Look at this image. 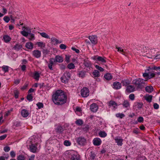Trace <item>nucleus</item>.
I'll return each instance as SVG.
<instances>
[{
    "label": "nucleus",
    "instance_id": "f257e3e1",
    "mask_svg": "<svg viewBox=\"0 0 160 160\" xmlns=\"http://www.w3.org/2000/svg\"><path fill=\"white\" fill-rule=\"evenodd\" d=\"M52 99L55 104L61 105L66 102L67 96L62 91L58 90L53 94Z\"/></svg>",
    "mask_w": 160,
    "mask_h": 160
},
{
    "label": "nucleus",
    "instance_id": "f03ea898",
    "mask_svg": "<svg viewBox=\"0 0 160 160\" xmlns=\"http://www.w3.org/2000/svg\"><path fill=\"white\" fill-rule=\"evenodd\" d=\"M63 156L65 160H79L80 159L79 155L77 152L74 150L66 151Z\"/></svg>",
    "mask_w": 160,
    "mask_h": 160
},
{
    "label": "nucleus",
    "instance_id": "7ed1b4c3",
    "mask_svg": "<svg viewBox=\"0 0 160 160\" xmlns=\"http://www.w3.org/2000/svg\"><path fill=\"white\" fill-rule=\"evenodd\" d=\"M34 137H32L31 141L32 144L29 146V150L32 153H35L39 151L40 148L41 146L39 143V141L38 142H37L35 144L33 143L35 142L36 141H33V139H34Z\"/></svg>",
    "mask_w": 160,
    "mask_h": 160
},
{
    "label": "nucleus",
    "instance_id": "20e7f679",
    "mask_svg": "<svg viewBox=\"0 0 160 160\" xmlns=\"http://www.w3.org/2000/svg\"><path fill=\"white\" fill-rule=\"evenodd\" d=\"M152 69V68L149 67L145 70V72L143 73L142 76L146 81L152 78L155 76L156 74L154 71L151 70Z\"/></svg>",
    "mask_w": 160,
    "mask_h": 160
},
{
    "label": "nucleus",
    "instance_id": "39448f33",
    "mask_svg": "<svg viewBox=\"0 0 160 160\" xmlns=\"http://www.w3.org/2000/svg\"><path fill=\"white\" fill-rule=\"evenodd\" d=\"M146 81L145 79L139 78L133 80L132 82L137 87V89H141L144 87L145 84V81Z\"/></svg>",
    "mask_w": 160,
    "mask_h": 160
},
{
    "label": "nucleus",
    "instance_id": "423d86ee",
    "mask_svg": "<svg viewBox=\"0 0 160 160\" xmlns=\"http://www.w3.org/2000/svg\"><path fill=\"white\" fill-rule=\"evenodd\" d=\"M71 77V74L69 72H66L64 73L63 75L61 77V79L62 82L64 83H67L68 82V81L70 79Z\"/></svg>",
    "mask_w": 160,
    "mask_h": 160
},
{
    "label": "nucleus",
    "instance_id": "0eeeda50",
    "mask_svg": "<svg viewBox=\"0 0 160 160\" xmlns=\"http://www.w3.org/2000/svg\"><path fill=\"white\" fill-rule=\"evenodd\" d=\"M81 94L82 97H87L89 94V91L88 88H83L81 91Z\"/></svg>",
    "mask_w": 160,
    "mask_h": 160
},
{
    "label": "nucleus",
    "instance_id": "6e6552de",
    "mask_svg": "<svg viewBox=\"0 0 160 160\" xmlns=\"http://www.w3.org/2000/svg\"><path fill=\"white\" fill-rule=\"evenodd\" d=\"M91 59L97 61L101 62L102 63H105L106 62V58L98 56H94L91 58Z\"/></svg>",
    "mask_w": 160,
    "mask_h": 160
},
{
    "label": "nucleus",
    "instance_id": "1a4fd4ad",
    "mask_svg": "<svg viewBox=\"0 0 160 160\" xmlns=\"http://www.w3.org/2000/svg\"><path fill=\"white\" fill-rule=\"evenodd\" d=\"M156 50L154 48L149 49L148 50V53L147 54H149V56L147 55V56L150 58H153L155 56L156 54Z\"/></svg>",
    "mask_w": 160,
    "mask_h": 160
},
{
    "label": "nucleus",
    "instance_id": "9d476101",
    "mask_svg": "<svg viewBox=\"0 0 160 160\" xmlns=\"http://www.w3.org/2000/svg\"><path fill=\"white\" fill-rule=\"evenodd\" d=\"M102 140L100 138H94L92 140V143L93 144L96 146H99L102 143Z\"/></svg>",
    "mask_w": 160,
    "mask_h": 160
},
{
    "label": "nucleus",
    "instance_id": "9b49d317",
    "mask_svg": "<svg viewBox=\"0 0 160 160\" xmlns=\"http://www.w3.org/2000/svg\"><path fill=\"white\" fill-rule=\"evenodd\" d=\"M89 39L92 44H96L98 42L97 37L95 35H92L89 37Z\"/></svg>",
    "mask_w": 160,
    "mask_h": 160
},
{
    "label": "nucleus",
    "instance_id": "f8f14e48",
    "mask_svg": "<svg viewBox=\"0 0 160 160\" xmlns=\"http://www.w3.org/2000/svg\"><path fill=\"white\" fill-rule=\"evenodd\" d=\"M116 143L119 146H121L123 144V139L120 137H117L114 138Z\"/></svg>",
    "mask_w": 160,
    "mask_h": 160
},
{
    "label": "nucleus",
    "instance_id": "ddd939ff",
    "mask_svg": "<svg viewBox=\"0 0 160 160\" xmlns=\"http://www.w3.org/2000/svg\"><path fill=\"white\" fill-rule=\"evenodd\" d=\"M86 140L83 137H80L77 138V142L80 145H84L86 142Z\"/></svg>",
    "mask_w": 160,
    "mask_h": 160
},
{
    "label": "nucleus",
    "instance_id": "4468645a",
    "mask_svg": "<svg viewBox=\"0 0 160 160\" xmlns=\"http://www.w3.org/2000/svg\"><path fill=\"white\" fill-rule=\"evenodd\" d=\"M55 130L57 133H62L63 130L62 127L59 124H57L55 125Z\"/></svg>",
    "mask_w": 160,
    "mask_h": 160
},
{
    "label": "nucleus",
    "instance_id": "2eb2a0df",
    "mask_svg": "<svg viewBox=\"0 0 160 160\" xmlns=\"http://www.w3.org/2000/svg\"><path fill=\"white\" fill-rule=\"evenodd\" d=\"M32 54L33 56L37 58L41 57V53L40 51L38 50H34L32 52Z\"/></svg>",
    "mask_w": 160,
    "mask_h": 160
},
{
    "label": "nucleus",
    "instance_id": "dca6fc26",
    "mask_svg": "<svg viewBox=\"0 0 160 160\" xmlns=\"http://www.w3.org/2000/svg\"><path fill=\"white\" fill-rule=\"evenodd\" d=\"M122 85L121 83L118 82H115L113 83L112 87L115 89H119L121 88Z\"/></svg>",
    "mask_w": 160,
    "mask_h": 160
},
{
    "label": "nucleus",
    "instance_id": "f3484780",
    "mask_svg": "<svg viewBox=\"0 0 160 160\" xmlns=\"http://www.w3.org/2000/svg\"><path fill=\"white\" fill-rule=\"evenodd\" d=\"M90 108L92 111L96 112L98 110V107L96 103H93L91 105Z\"/></svg>",
    "mask_w": 160,
    "mask_h": 160
},
{
    "label": "nucleus",
    "instance_id": "a211bd4d",
    "mask_svg": "<svg viewBox=\"0 0 160 160\" xmlns=\"http://www.w3.org/2000/svg\"><path fill=\"white\" fill-rule=\"evenodd\" d=\"M54 59L55 62H58L61 63L63 61V58L62 57L59 55H57L55 56Z\"/></svg>",
    "mask_w": 160,
    "mask_h": 160
},
{
    "label": "nucleus",
    "instance_id": "6ab92c4d",
    "mask_svg": "<svg viewBox=\"0 0 160 160\" xmlns=\"http://www.w3.org/2000/svg\"><path fill=\"white\" fill-rule=\"evenodd\" d=\"M122 104L124 108H128L130 107V102L127 100H124Z\"/></svg>",
    "mask_w": 160,
    "mask_h": 160
},
{
    "label": "nucleus",
    "instance_id": "aec40b11",
    "mask_svg": "<svg viewBox=\"0 0 160 160\" xmlns=\"http://www.w3.org/2000/svg\"><path fill=\"white\" fill-rule=\"evenodd\" d=\"M21 114L22 116L23 117H27L29 115L28 111L25 109H23L21 111Z\"/></svg>",
    "mask_w": 160,
    "mask_h": 160
},
{
    "label": "nucleus",
    "instance_id": "412c9836",
    "mask_svg": "<svg viewBox=\"0 0 160 160\" xmlns=\"http://www.w3.org/2000/svg\"><path fill=\"white\" fill-rule=\"evenodd\" d=\"M55 63V62L54 58H52L50 59L49 61V63L48 65V67L50 70H53L52 65Z\"/></svg>",
    "mask_w": 160,
    "mask_h": 160
},
{
    "label": "nucleus",
    "instance_id": "4be33fe9",
    "mask_svg": "<svg viewBox=\"0 0 160 160\" xmlns=\"http://www.w3.org/2000/svg\"><path fill=\"white\" fill-rule=\"evenodd\" d=\"M51 41L53 43L54 45L61 43L62 42L61 41L59 40L54 37H52L51 38Z\"/></svg>",
    "mask_w": 160,
    "mask_h": 160
},
{
    "label": "nucleus",
    "instance_id": "5701e85b",
    "mask_svg": "<svg viewBox=\"0 0 160 160\" xmlns=\"http://www.w3.org/2000/svg\"><path fill=\"white\" fill-rule=\"evenodd\" d=\"M109 106L110 107H112L114 109L117 108V104L114 101H110L109 103Z\"/></svg>",
    "mask_w": 160,
    "mask_h": 160
},
{
    "label": "nucleus",
    "instance_id": "b1692460",
    "mask_svg": "<svg viewBox=\"0 0 160 160\" xmlns=\"http://www.w3.org/2000/svg\"><path fill=\"white\" fill-rule=\"evenodd\" d=\"M83 65L86 67L88 68L89 69H90L92 65L90 62L88 61H84Z\"/></svg>",
    "mask_w": 160,
    "mask_h": 160
},
{
    "label": "nucleus",
    "instance_id": "393cba45",
    "mask_svg": "<svg viewBox=\"0 0 160 160\" xmlns=\"http://www.w3.org/2000/svg\"><path fill=\"white\" fill-rule=\"evenodd\" d=\"M144 98L145 99L147 102H152V96L151 95L146 94L144 96Z\"/></svg>",
    "mask_w": 160,
    "mask_h": 160
},
{
    "label": "nucleus",
    "instance_id": "a878e982",
    "mask_svg": "<svg viewBox=\"0 0 160 160\" xmlns=\"http://www.w3.org/2000/svg\"><path fill=\"white\" fill-rule=\"evenodd\" d=\"M33 43L30 42H29L26 43L25 45L26 47L29 49L32 50L33 48Z\"/></svg>",
    "mask_w": 160,
    "mask_h": 160
},
{
    "label": "nucleus",
    "instance_id": "bb28decb",
    "mask_svg": "<svg viewBox=\"0 0 160 160\" xmlns=\"http://www.w3.org/2000/svg\"><path fill=\"white\" fill-rule=\"evenodd\" d=\"M135 88L132 85H129L127 86L126 89V91L128 92H131L134 91Z\"/></svg>",
    "mask_w": 160,
    "mask_h": 160
},
{
    "label": "nucleus",
    "instance_id": "cd10ccee",
    "mask_svg": "<svg viewBox=\"0 0 160 160\" xmlns=\"http://www.w3.org/2000/svg\"><path fill=\"white\" fill-rule=\"evenodd\" d=\"M40 73L38 72L35 71L33 74V77L36 80H38L40 77Z\"/></svg>",
    "mask_w": 160,
    "mask_h": 160
},
{
    "label": "nucleus",
    "instance_id": "c85d7f7f",
    "mask_svg": "<svg viewBox=\"0 0 160 160\" xmlns=\"http://www.w3.org/2000/svg\"><path fill=\"white\" fill-rule=\"evenodd\" d=\"M22 31L21 32V33L23 36L25 37H27L28 36L29 32L25 31L24 27H23L22 28Z\"/></svg>",
    "mask_w": 160,
    "mask_h": 160
},
{
    "label": "nucleus",
    "instance_id": "c756f323",
    "mask_svg": "<svg viewBox=\"0 0 160 160\" xmlns=\"http://www.w3.org/2000/svg\"><path fill=\"white\" fill-rule=\"evenodd\" d=\"M104 77L106 80H110L112 79V76L110 73H107L104 75Z\"/></svg>",
    "mask_w": 160,
    "mask_h": 160
},
{
    "label": "nucleus",
    "instance_id": "7c9ffc66",
    "mask_svg": "<svg viewBox=\"0 0 160 160\" xmlns=\"http://www.w3.org/2000/svg\"><path fill=\"white\" fill-rule=\"evenodd\" d=\"M98 135L101 138H105L107 136V134L105 131H100L99 132Z\"/></svg>",
    "mask_w": 160,
    "mask_h": 160
},
{
    "label": "nucleus",
    "instance_id": "2f4dec72",
    "mask_svg": "<svg viewBox=\"0 0 160 160\" xmlns=\"http://www.w3.org/2000/svg\"><path fill=\"white\" fill-rule=\"evenodd\" d=\"M3 38L4 41L6 42H8L10 41L11 38L8 35H4L3 37Z\"/></svg>",
    "mask_w": 160,
    "mask_h": 160
},
{
    "label": "nucleus",
    "instance_id": "473e14b6",
    "mask_svg": "<svg viewBox=\"0 0 160 160\" xmlns=\"http://www.w3.org/2000/svg\"><path fill=\"white\" fill-rule=\"evenodd\" d=\"M145 90L148 92H151L153 91V88L151 86H147L145 88Z\"/></svg>",
    "mask_w": 160,
    "mask_h": 160
},
{
    "label": "nucleus",
    "instance_id": "72a5a7b5",
    "mask_svg": "<svg viewBox=\"0 0 160 160\" xmlns=\"http://www.w3.org/2000/svg\"><path fill=\"white\" fill-rule=\"evenodd\" d=\"M13 48L16 50L19 51L22 48V46L20 44H18L16 45Z\"/></svg>",
    "mask_w": 160,
    "mask_h": 160
},
{
    "label": "nucleus",
    "instance_id": "f704fd0d",
    "mask_svg": "<svg viewBox=\"0 0 160 160\" xmlns=\"http://www.w3.org/2000/svg\"><path fill=\"white\" fill-rule=\"evenodd\" d=\"M115 116L117 118L122 119L125 117V115L122 113H118L116 114Z\"/></svg>",
    "mask_w": 160,
    "mask_h": 160
},
{
    "label": "nucleus",
    "instance_id": "c9c22d12",
    "mask_svg": "<svg viewBox=\"0 0 160 160\" xmlns=\"http://www.w3.org/2000/svg\"><path fill=\"white\" fill-rule=\"evenodd\" d=\"M92 74L95 77H98L100 76L99 72L97 70H94L92 72Z\"/></svg>",
    "mask_w": 160,
    "mask_h": 160
},
{
    "label": "nucleus",
    "instance_id": "e433bc0d",
    "mask_svg": "<svg viewBox=\"0 0 160 160\" xmlns=\"http://www.w3.org/2000/svg\"><path fill=\"white\" fill-rule=\"evenodd\" d=\"M78 75L80 77L83 78L85 76V72L84 71L79 72L78 73Z\"/></svg>",
    "mask_w": 160,
    "mask_h": 160
},
{
    "label": "nucleus",
    "instance_id": "4c0bfd02",
    "mask_svg": "<svg viewBox=\"0 0 160 160\" xmlns=\"http://www.w3.org/2000/svg\"><path fill=\"white\" fill-rule=\"evenodd\" d=\"M37 44L38 47L41 48H44L45 46V43L42 42H37Z\"/></svg>",
    "mask_w": 160,
    "mask_h": 160
},
{
    "label": "nucleus",
    "instance_id": "58836bf2",
    "mask_svg": "<svg viewBox=\"0 0 160 160\" xmlns=\"http://www.w3.org/2000/svg\"><path fill=\"white\" fill-rule=\"evenodd\" d=\"M40 35L43 37L47 39H50V38L48 34L45 32H41L40 33Z\"/></svg>",
    "mask_w": 160,
    "mask_h": 160
},
{
    "label": "nucleus",
    "instance_id": "ea45409f",
    "mask_svg": "<svg viewBox=\"0 0 160 160\" xmlns=\"http://www.w3.org/2000/svg\"><path fill=\"white\" fill-rule=\"evenodd\" d=\"M67 67L70 69H72L75 68V66L73 63H71L68 64Z\"/></svg>",
    "mask_w": 160,
    "mask_h": 160
},
{
    "label": "nucleus",
    "instance_id": "a19ab883",
    "mask_svg": "<svg viewBox=\"0 0 160 160\" xmlns=\"http://www.w3.org/2000/svg\"><path fill=\"white\" fill-rule=\"evenodd\" d=\"M2 70L4 73L8 72V67L7 66L4 65L1 67Z\"/></svg>",
    "mask_w": 160,
    "mask_h": 160
},
{
    "label": "nucleus",
    "instance_id": "79ce46f5",
    "mask_svg": "<svg viewBox=\"0 0 160 160\" xmlns=\"http://www.w3.org/2000/svg\"><path fill=\"white\" fill-rule=\"evenodd\" d=\"M116 48L117 49L118 52H120L122 54H124L125 52V51L122 48L116 46Z\"/></svg>",
    "mask_w": 160,
    "mask_h": 160
},
{
    "label": "nucleus",
    "instance_id": "37998d69",
    "mask_svg": "<svg viewBox=\"0 0 160 160\" xmlns=\"http://www.w3.org/2000/svg\"><path fill=\"white\" fill-rule=\"evenodd\" d=\"M122 82L123 85L125 86H127L130 83V82L128 80H123L122 81Z\"/></svg>",
    "mask_w": 160,
    "mask_h": 160
},
{
    "label": "nucleus",
    "instance_id": "c03bdc74",
    "mask_svg": "<svg viewBox=\"0 0 160 160\" xmlns=\"http://www.w3.org/2000/svg\"><path fill=\"white\" fill-rule=\"evenodd\" d=\"M78 125H81L83 124L82 120L81 119H78L75 122Z\"/></svg>",
    "mask_w": 160,
    "mask_h": 160
},
{
    "label": "nucleus",
    "instance_id": "a18cd8bd",
    "mask_svg": "<svg viewBox=\"0 0 160 160\" xmlns=\"http://www.w3.org/2000/svg\"><path fill=\"white\" fill-rule=\"evenodd\" d=\"M36 106L38 109H40L43 107V104L42 102H38L36 104Z\"/></svg>",
    "mask_w": 160,
    "mask_h": 160
},
{
    "label": "nucleus",
    "instance_id": "49530a36",
    "mask_svg": "<svg viewBox=\"0 0 160 160\" xmlns=\"http://www.w3.org/2000/svg\"><path fill=\"white\" fill-rule=\"evenodd\" d=\"M27 99L29 101H32V100L33 97L31 94L28 93L27 97Z\"/></svg>",
    "mask_w": 160,
    "mask_h": 160
},
{
    "label": "nucleus",
    "instance_id": "de8ad7c7",
    "mask_svg": "<svg viewBox=\"0 0 160 160\" xmlns=\"http://www.w3.org/2000/svg\"><path fill=\"white\" fill-rule=\"evenodd\" d=\"M14 97L16 98H17L18 97V95L19 94V92L18 90L14 91Z\"/></svg>",
    "mask_w": 160,
    "mask_h": 160
},
{
    "label": "nucleus",
    "instance_id": "09e8293b",
    "mask_svg": "<svg viewBox=\"0 0 160 160\" xmlns=\"http://www.w3.org/2000/svg\"><path fill=\"white\" fill-rule=\"evenodd\" d=\"M17 160H25L24 157L22 155H19L17 157Z\"/></svg>",
    "mask_w": 160,
    "mask_h": 160
},
{
    "label": "nucleus",
    "instance_id": "8fccbe9b",
    "mask_svg": "<svg viewBox=\"0 0 160 160\" xmlns=\"http://www.w3.org/2000/svg\"><path fill=\"white\" fill-rule=\"evenodd\" d=\"M96 157V155L92 152H90V157L91 160H93L95 159Z\"/></svg>",
    "mask_w": 160,
    "mask_h": 160
},
{
    "label": "nucleus",
    "instance_id": "3c124183",
    "mask_svg": "<svg viewBox=\"0 0 160 160\" xmlns=\"http://www.w3.org/2000/svg\"><path fill=\"white\" fill-rule=\"evenodd\" d=\"M95 67L98 70L101 72H102L104 71V69L102 68L101 67L99 66L98 65H95Z\"/></svg>",
    "mask_w": 160,
    "mask_h": 160
},
{
    "label": "nucleus",
    "instance_id": "603ef678",
    "mask_svg": "<svg viewBox=\"0 0 160 160\" xmlns=\"http://www.w3.org/2000/svg\"><path fill=\"white\" fill-rule=\"evenodd\" d=\"M64 145L66 146H70L71 144V142L68 140H65L64 142Z\"/></svg>",
    "mask_w": 160,
    "mask_h": 160
},
{
    "label": "nucleus",
    "instance_id": "864d4df0",
    "mask_svg": "<svg viewBox=\"0 0 160 160\" xmlns=\"http://www.w3.org/2000/svg\"><path fill=\"white\" fill-rule=\"evenodd\" d=\"M129 98L132 101H133L135 99V96L133 94H131L129 96Z\"/></svg>",
    "mask_w": 160,
    "mask_h": 160
},
{
    "label": "nucleus",
    "instance_id": "5fc2aeb1",
    "mask_svg": "<svg viewBox=\"0 0 160 160\" xmlns=\"http://www.w3.org/2000/svg\"><path fill=\"white\" fill-rule=\"evenodd\" d=\"M137 120L139 122H142L144 121V118L142 117L139 116Z\"/></svg>",
    "mask_w": 160,
    "mask_h": 160
},
{
    "label": "nucleus",
    "instance_id": "6e6d98bb",
    "mask_svg": "<svg viewBox=\"0 0 160 160\" xmlns=\"http://www.w3.org/2000/svg\"><path fill=\"white\" fill-rule=\"evenodd\" d=\"M3 20L5 22H6V23L8 22H9V21H10L9 18L7 16H5L3 18Z\"/></svg>",
    "mask_w": 160,
    "mask_h": 160
},
{
    "label": "nucleus",
    "instance_id": "4d7b16f0",
    "mask_svg": "<svg viewBox=\"0 0 160 160\" xmlns=\"http://www.w3.org/2000/svg\"><path fill=\"white\" fill-rule=\"evenodd\" d=\"M59 47L62 49H65L67 48L66 46L63 44H62L59 46Z\"/></svg>",
    "mask_w": 160,
    "mask_h": 160
},
{
    "label": "nucleus",
    "instance_id": "13d9d810",
    "mask_svg": "<svg viewBox=\"0 0 160 160\" xmlns=\"http://www.w3.org/2000/svg\"><path fill=\"white\" fill-rule=\"evenodd\" d=\"M10 148L9 146H5L3 150L5 152H8L10 150Z\"/></svg>",
    "mask_w": 160,
    "mask_h": 160
},
{
    "label": "nucleus",
    "instance_id": "bf43d9fd",
    "mask_svg": "<svg viewBox=\"0 0 160 160\" xmlns=\"http://www.w3.org/2000/svg\"><path fill=\"white\" fill-rule=\"evenodd\" d=\"M153 108L155 109H158L159 108V106L157 103H155L153 104Z\"/></svg>",
    "mask_w": 160,
    "mask_h": 160
},
{
    "label": "nucleus",
    "instance_id": "052dcab7",
    "mask_svg": "<svg viewBox=\"0 0 160 160\" xmlns=\"http://www.w3.org/2000/svg\"><path fill=\"white\" fill-rule=\"evenodd\" d=\"M70 58V56L66 55L65 61L67 62V63H68L69 62Z\"/></svg>",
    "mask_w": 160,
    "mask_h": 160
},
{
    "label": "nucleus",
    "instance_id": "680f3d73",
    "mask_svg": "<svg viewBox=\"0 0 160 160\" xmlns=\"http://www.w3.org/2000/svg\"><path fill=\"white\" fill-rule=\"evenodd\" d=\"M10 155L12 158H14L15 157L16 154L13 151H11L10 152Z\"/></svg>",
    "mask_w": 160,
    "mask_h": 160
},
{
    "label": "nucleus",
    "instance_id": "e2e57ef3",
    "mask_svg": "<svg viewBox=\"0 0 160 160\" xmlns=\"http://www.w3.org/2000/svg\"><path fill=\"white\" fill-rule=\"evenodd\" d=\"M28 84H25L23 86L21 87V89L23 90L26 89L28 87Z\"/></svg>",
    "mask_w": 160,
    "mask_h": 160
},
{
    "label": "nucleus",
    "instance_id": "0e129e2a",
    "mask_svg": "<svg viewBox=\"0 0 160 160\" xmlns=\"http://www.w3.org/2000/svg\"><path fill=\"white\" fill-rule=\"evenodd\" d=\"M152 69H154L155 70L158 71L159 70L160 71V66L157 67V66H154L152 68Z\"/></svg>",
    "mask_w": 160,
    "mask_h": 160
},
{
    "label": "nucleus",
    "instance_id": "69168bd1",
    "mask_svg": "<svg viewBox=\"0 0 160 160\" xmlns=\"http://www.w3.org/2000/svg\"><path fill=\"white\" fill-rule=\"evenodd\" d=\"M36 90V89H34L32 88H31L28 90V93L30 94V93L35 92Z\"/></svg>",
    "mask_w": 160,
    "mask_h": 160
},
{
    "label": "nucleus",
    "instance_id": "338daca9",
    "mask_svg": "<svg viewBox=\"0 0 160 160\" xmlns=\"http://www.w3.org/2000/svg\"><path fill=\"white\" fill-rule=\"evenodd\" d=\"M7 136L6 134H4L0 136V140H2L4 139Z\"/></svg>",
    "mask_w": 160,
    "mask_h": 160
},
{
    "label": "nucleus",
    "instance_id": "774afa93",
    "mask_svg": "<svg viewBox=\"0 0 160 160\" xmlns=\"http://www.w3.org/2000/svg\"><path fill=\"white\" fill-rule=\"evenodd\" d=\"M35 157L34 155H32L29 158V160H34Z\"/></svg>",
    "mask_w": 160,
    "mask_h": 160
}]
</instances>
